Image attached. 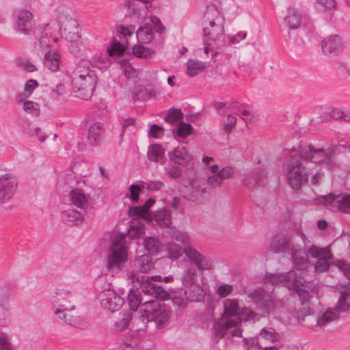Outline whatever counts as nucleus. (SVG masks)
Returning <instances> with one entry per match:
<instances>
[{
  "instance_id": "obj_46",
  "label": "nucleus",
  "mask_w": 350,
  "mask_h": 350,
  "mask_svg": "<svg viewBox=\"0 0 350 350\" xmlns=\"http://www.w3.org/2000/svg\"><path fill=\"white\" fill-rule=\"evenodd\" d=\"M135 31V27L133 25H129L126 26L120 25L118 28L119 38L120 40H124L126 42H127L128 38L133 35Z\"/></svg>"
},
{
  "instance_id": "obj_29",
  "label": "nucleus",
  "mask_w": 350,
  "mask_h": 350,
  "mask_svg": "<svg viewBox=\"0 0 350 350\" xmlns=\"http://www.w3.org/2000/svg\"><path fill=\"white\" fill-rule=\"evenodd\" d=\"M136 37L139 42H150L153 39V31L152 25L148 23L144 24L136 31Z\"/></svg>"
},
{
  "instance_id": "obj_12",
  "label": "nucleus",
  "mask_w": 350,
  "mask_h": 350,
  "mask_svg": "<svg viewBox=\"0 0 350 350\" xmlns=\"http://www.w3.org/2000/svg\"><path fill=\"white\" fill-rule=\"evenodd\" d=\"M316 204L336 205L339 211L344 213H350V194L334 195L330 193L328 195L321 196L314 199Z\"/></svg>"
},
{
  "instance_id": "obj_45",
  "label": "nucleus",
  "mask_w": 350,
  "mask_h": 350,
  "mask_svg": "<svg viewBox=\"0 0 350 350\" xmlns=\"http://www.w3.org/2000/svg\"><path fill=\"white\" fill-rule=\"evenodd\" d=\"M338 7L336 0H316L315 9L319 11H324Z\"/></svg>"
},
{
  "instance_id": "obj_13",
  "label": "nucleus",
  "mask_w": 350,
  "mask_h": 350,
  "mask_svg": "<svg viewBox=\"0 0 350 350\" xmlns=\"http://www.w3.org/2000/svg\"><path fill=\"white\" fill-rule=\"evenodd\" d=\"M18 188V178L12 173L0 176V203L8 202L14 196Z\"/></svg>"
},
{
  "instance_id": "obj_17",
  "label": "nucleus",
  "mask_w": 350,
  "mask_h": 350,
  "mask_svg": "<svg viewBox=\"0 0 350 350\" xmlns=\"http://www.w3.org/2000/svg\"><path fill=\"white\" fill-rule=\"evenodd\" d=\"M106 135V130L103 123L95 122L92 123L88 130V139L92 146L102 144Z\"/></svg>"
},
{
  "instance_id": "obj_43",
  "label": "nucleus",
  "mask_w": 350,
  "mask_h": 350,
  "mask_svg": "<svg viewBox=\"0 0 350 350\" xmlns=\"http://www.w3.org/2000/svg\"><path fill=\"white\" fill-rule=\"evenodd\" d=\"M23 109L26 113L36 117L40 114V105L38 103L27 100L23 104Z\"/></svg>"
},
{
  "instance_id": "obj_25",
  "label": "nucleus",
  "mask_w": 350,
  "mask_h": 350,
  "mask_svg": "<svg viewBox=\"0 0 350 350\" xmlns=\"http://www.w3.org/2000/svg\"><path fill=\"white\" fill-rule=\"evenodd\" d=\"M287 14L284 18V22L290 29H297L301 22V15L295 8L289 7Z\"/></svg>"
},
{
  "instance_id": "obj_21",
  "label": "nucleus",
  "mask_w": 350,
  "mask_h": 350,
  "mask_svg": "<svg viewBox=\"0 0 350 350\" xmlns=\"http://www.w3.org/2000/svg\"><path fill=\"white\" fill-rule=\"evenodd\" d=\"M192 294L193 292L190 291V290L189 289L188 291L184 289H179L178 291H176L172 294V303L178 309H180L186 306L189 301L196 302L200 301L192 300Z\"/></svg>"
},
{
  "instance_id": "obj_30",
  "label": "nucleus",
  "mask_w": 350,
  "mask_h": 350,
  "mask_svg": "<svg viewBox=\"0 0 350 350\" xmlns=\"http://www.w3.org/2000/svg\"><path fill=\"white\" fill-rule=\"evenodd\" d=\"M340 314L335 310H328L325 312L319 313L317 318V325L323 327L329 323L338 319Z\"/></svg>"
},
{
  "instance_id": "obj_2",
  "label": "nucleus",
  "mask_w": 350,
  "mask_h": 350,
  "mask_svg": "<svg viewBox=\"0 0 350 350\" xmlns=\"http://www.w3.org/2000/svg\"><path fill=\"white\" fill-rule=\"evenodd\" d=\"M185 254L189 259L191 266L185 269L182 274V284L193 292L192 300H201L203 297V289L198 282V279L204 271L213 269V261L201 254L193 246L186 248Z\"/></svg>"
},
{
  "instance_id": "obj_39",
  "label": "nucleus",
  "mask_w": 350,
  "mask_h": 350,
  "mask_svg": "<svg viewBox=\"0 0 350 350\" xmlns=\"http://www.w3.org/2000/svg\"><path fill=\"white\" fill-rule=\"evenodd\" d=\"M350 308V293L349 291H343L340 294V297L336 304V310L337 312H346Z\"/></svg>"
},
{
  "instance_id": "obj_1",
  "label": "nucleus",
  "mask_w": 350,
  "mask_h": 350,
  "mask_svg": "<svg viewBox=\"0 0 350 350\" xmlns=\"http://www.w3.org/2000/svg\"><path fill=\"white\" fill-rule=\"evenodd\" d=\"M338 146H331L327 150L317 148L309 144L306 147L292 149L288 152L286 178L288 184L294 190L300 189L301 185L308 181V174L303 170L304 161H310L331 168L336 165L335 154Z\"/></svg>"
},
{
  "instance_id": "obj_20",
  "label": "nucleus",
  "mask_w": 350,
  "mask_h": 350,
  "mask_svg": "<svg viewBox=\"0 0 350 350\" xmlns=\"http://www.w3.org/2000/svg\"><path fill=\"white\" fill-rule=\"evenodd\" d=\"M140 289L145 295L152 296V299L156 300L157 298L164 299L166 297L165 291L161 286H157L148 278L145 280V277L143 278L142 282L140 284Z\"/></svg>"
},
{
  "instance_id": "obj_40",
  "label": "nucleus",
  "mask_w": 350,
  "mask_h": 350,
  "mask_svg": "<svg viewBox=\"0 0 350 350\" xmlns=\"http://www.w3.org/2000/svg\"><path fill=\"white\" fill-rule=\"evenodd\" d=\"M307 253L312 258H319L323 256H331L328 247H319L314 245H311L308 248Z\"/></svg>"
},
{
  "instance_id": "obj_47",
  "label": "nucleus",
  "mask_w": 350,
  "mask_h": 350,
  "mask_svg": "<svg viewBox=\"0 0 350 350\" xmlns=\"http://www.w3.org/2000/svg\"><path fill=\"white\" fill-rule=\"evenodd\" d=\"M133 53L137 57L148 58L152 57L154 52L150 49L136 44L133 47Z\"/></svg>"
},
{
  "instance_id": "obj_32",
  "label": "nucleus",
  "mask_w": 350,
  "mask_h": 350,
  "mask_svg": "<svg viewBox=\"0 0 350 350\" xmlns=\"http://www.w3.org/2000/svg\"><path fill=\"white\" fill-rule=\"evenodd\" d=\"M165 150L158 144H153L148 148L147 157L150 161L158 163L163 159Z\"/></svg>"
},
{
  "instance_id": "obj_8",
  "label": "nucleus",
  "mask_w": 350,
  "mask_h": 350,
  "mask_svg": "<svg viewBox=\"0 0 350 350\" xmlns=\"http://www.w3.org/2000/svg\"><path fill=\"white\" fill-rule=\"evenodd\" d=\"M125 237V234H118L115 237L108 253L106 264V268L109 271H121L128 260V248L122 241Z\"/></svg>"
},
{
  "instance_id": "obj_48",
  "label": "nucleus",
  "mask_w": 350,
  "mask_h": 350,
  "mask_svg": "<svg viewBox=\"0 0 350 350\" xmlns=\"http://www.w3.org/2000/svg\"><path fill=\"white\" fill-rule=\"evenodd\" d=\"M164 184L160 180L140 181L142 189L150 191H158L162 189Z\"/></svg>"
},
{
  "instance_id": "obj_42",
  "label": "nucleus",
  "mask_w": 350,
  "mask_h": 350,
  "mask_svg": "<svg viewBox=\"0 0 350 350\" xmlns=\"http://www.w3.org/2000/svg\"><path fill=\"white\" fill-rule=\"evenodd\" d=\"M16 65L26 72H34L38 70V67L35 64L25 58L17 59Z\"/></svg>"
},
{
  "instance_id": "obj_28",
  "label": "nucleus",
  "mask_w": 350,
  "mask_h": 350,
  "mask_svg": "<svg viewBox=\"0 0 350 350\" xmlns=\"http://www.w3.org/2000/svg\"><path fill=\"white\" fill-rule=\"evenodd\" d=\"M60 55L57 53H51V51L45 53L44 57V66L51 72H56L59 68Z\"/></svg>"
},
{
  "instance_id": "obj_33",
  "label": "nucleus",
  "mask_w": 350,
  "mask_h": 350,
  "mask_svg": "<svg viewBox=\"0 0 350 350\" xmlns=\"http://www.w3.org/2000/svg\"><path fill=\"white\" fill-rule=\"evenodd\" d=\"M165 249L167 252V257L172 260L178 259L185 251V247L183 249L181 246L174 242L167 243L165 245Z\"/></svg>"
},
{
  "instance_id": "obj_6",
  "label": "nucleus",
  "mask_w": 350,
  "mask_h": 350,
  "mask_svg": "<svg viewBox=\"0 0 350 350\" xmlns=\"http://www.w3.org/2000/svg\"><path fill=\"white\" fill-rule=\"evenodd\" d=\"M265 283L282 285L288 289L295 291L299 297L302 304L306 303L310 299V293L304 289L307 287V282L300 276H297L294 270H291L287 273L277 275L275 273L266 274Z\"/></svg>"
},
{
  "instance_id": "obj_31",
  "label": "nucleus",
  "mask_w": 350,
  "mask_h": 350,
  "mask_svg": "<svg viewBox=\"0 0 350 350\" xmlns=\"http://www.w3.org/2000/svg\"><path fill=\"white\" fill-rule=\"evenodd\" d=\"M153 0H126V3L129 9H132L139 15L144 10L152 7Z\"/></svg>"
},
{
  "instance_id": "obj_37",
  "label": "nucleus",
  "mask_w": 350,
  "mask_h": 350,
  "mask_svg": "<svg viewBox=\"0 0 350 350\" xmlns=\"http://www.w3.org/2000/svg\"><path fill=\"white\" fill-rule=\"evenodd\" d=\"M131 319L132 314L130 312L126 311L122 313L121 318L115 322L113 329L117 332L126 329L129 326Z\"/></svg>"
},
{
  "instance_id": "obj_61",
  "label": "nucleus",
  "mask_w": 350,
  "mask_h": 350,
  "mask_svg": "<svg viewBox=\"0 0 350 350\" xmlns=\"http://www.w3.org/2000/svg\"><path fill=\"white\" fill-rule=\"evenodd\" d=\"M151 25L152 27V31L158 32L161 33L164 29L165 27L161 23L160 19L157 16H152L150 18Z\"/></svg>"
},
{
  "instance_id": "obj_10",
  "label": "nucleus",
  "mask_w": 350,
  "mask_h": 350,
  "mask_svg": "<svg viewBox=\"0 0 350 350\" xmlns=\"http://www.w3.org/2000/svg\"><path fill=\"white\" fill-rule=\"evenodd\" d=\"M256 305V308L260 310L262 314H269L276 308L277 303L272 296L265 292L262 288L256 289L248 295Z\"/></svg>"
},
{
  "instance_id": "obj_64",
  "label": "nucleus",
  "mask_w": 350,
  "mask_h": 350,
  "mask_svg": "<svg viewBox=\"0 0 350 350\" xmlns=\"http://www.w3.org/2000/svg\"><path fill=\"white\" fill-rule=\"evenodd\" d=\"M94 63L100 68L103 67L107 68L110 65V60L109 56L105 55V57H103L99 55L94 58Z\"/></svg>"
},
{
  "instance_id": "obj_3",
  "label": "nucleus",
  "mask_w": 350,
  "mask_h": 350,
  "mask_svg": "<svg viewBox=\"0 0 350 350\" xmlns=\"http://www.w3.org/2000/svg\"><path fill=\"white\" fill-rule=\"evenodd\" d=\"M224 312L213 327L212 340L217 343L221 338L227 339L233 337H241L242 329L238 316L240 312L238 300L226 299L223 301Z\"/></svg>"
},
{
  "instance_id": "obj_35",
  "label": "nucleus",
  "mask_w": 350,
  "mask_h": 350,
  "mask_svg": "<svg viewBox=\"0 0 350 350\" xmlns=\"http://www.w3.org/2000/svg\"><path fill=\"white\" fill-rule=\"evenodd\" d=\"M169 234L172 239L183 244L185 247V249L189 246H193L190 243V239L188 234L185 232L180 231L174 228H172L169 230Z\"/></svg>"
},
{
  "instance_id": "obj_38",
  "label": "nucleus",
  "mask_w": 350,
  "mask_h": 350,
  "mask_svg": "<svg viewBox=\"0 0 350 350\" xmlns=\"http://www.w3.org/2000/svg\"><path fill=\"white\" fill-rule=\"evenodd\" d=\"M266 175L267 172L264 170H258L252 174H248L247 176L245 177L244 182L246 185L255 186L260 183Z\"/></svg>"
},
{
  "instance_id": "obj_58",
  "label": "nucleus",
  "mask_w": 350,
  "mask_h": 350,
  "mask_svg": "<svg viewBox=\"0 0 350 350\" xmlns=\"http://www.w3.org/2000/svg\"><path fill=\"white\" fill-rule=\"evenodd\" d=\"M192 127L191 124L188 123H183L182 122L180 124L176 134L179 137H181L183 138H185L187 135H189L191 132Z\"/></svg>"
},
{
  "instance_id": "obj_59",
  "label": "nucleus",
  "mask_w": 350,
  "mask_h": 350,
  "mask_svg": "<svg viewBox=\"0 0 350 350\" xmlns=\"http://www.w3.org/2000/svg\"><path fill=\"white\" fill-rule=\"evenodd\" d=\"M10 314L9 310L2 305H0V324L7 325L10 323Z\"/></svg>"
},
{
  "instance_id": "obj_63",
  "label": "nucleus",
  "mask_w": 350,
  "mask_h": 350,
  "mask_svg": "<svg viewBox=\"0 0 350 350\" xmlns=\"http://www.w3.org/2000/svg\"><path fill=\"white\" fill-rule=\"evenodd\" d=\"M206 192L205 188H199V189H193L192 194L190 198V200L193 202H200L203 198L204 194Z\"/></svg>"
},
{
  "instance_id": "obj_49",
  "label": "nucleus",
  "mask_w": 350,
  "mask_h": 350,
  "mask_svg": "<svg viewBox=\"0 0 350 350\" xmlns=\"http://www.w3.org/2000/svg\"><path fill=\"white\" fill-rule=\"evenodd\" d=\"M260 336L265 340H271V342H278L280 339V335L275 332L273 329H267L262 328L260 332Z\"/></svg>"
},
{
  "instance_id": "obj_52",
  "label": "nucleus",
  "mask_w": 350,
  "mask_h": 350,
  "mask_svg": "<svg viewBox=\"0 0 350 350\" xmlns=\"http://www.w3.org/2000/svg\"><path fill=\"white\" fill-rule=\"evenodd\" d=\"M128 214L129 217H133V219H138L145 216L147 213L146 212V208L143 207V206H138L129 208Z\"/></svg>"
},
{
  "instance_id": "obj_14",
  "label": "nucleus",
  "mask_w": 350,
  "mask_h": 350,
  "mask_svg": "<svg viewBox=\"0 0 350 350\" xmlns=\"http://www.w3.org/2000/svg\"><path fill=\"white\" fill-rule=\"evenodd\" d=\"M97 299L103 309L111 312L120 310L124 304V299L110 288L100 292Z\"/></svg>"
},
{
  "instance_id": "obj_44",
  "label": "nucleus",
  "mask_w": 350,
  "mask_h": 350,
  "mask_svg": "<svg viewBox=\"0 0 350 350\" xmlns=\"http://www.w3.org/2000/svg\"><path fill=\"white\" fill-rule=\"evenodd\" d=\"M70 9L68 5H60L55 9V15L58 21V23L66 21L68 18H72L70 14Z\"/></svg>"
},
{
  "instance_id": "obj_15",
  "label": "nucleus",
  "mask_w": 350,
  "mask_h": 350,
  "mask_svg": "<svg viewBox=\"0 0 350 350\" xmlns=\"http://www.w3.org/2000/svg\"><path fill=\"white\" fill-rule=\"evenodd\" d=\"M59 27L70 42H77L81 37L79 25L72 17L59 23Z\"/></svg>"
},
{
  "instance_id": "obj_23",
  "label": "nucleus",
  "mask_w": 350,
  "mask_h": 350,
  "mask_svg": "<svg viewBox=\"0 0 350 350\" xmlns=\"http://www.w3.org/2000/svg\"><path fill=\"white\" fill-rule=\"evenodd\" d=\"M62 219L69 226H77L83 223L84 217L77 210L69 208L62 213Z\"/></svg>"
},
{
  "instance_id": "obj_26",
  "label": "nucleus",
  "mask_w": 350,
  "mask_h": 350,
  "mask_svg": "<svg viewBox=\"0 0 350 350\" xmlns=\"http://www.w3.org/2000/svg\"><path fill=\"white\" fill-rule=\"evenodd\" d=\"M67 310V308L64 306H60V307L55 310V313L59 319L64 320L65 323L73 327H79L83 325V321L80 317H70L66 314Z\"/></svg>"
},
{
  "instance_id": "obj_22",
  "label": "nucleus",
  "mask_w": 350,
  "mask_h": 350,
  "mask_svg": "<svg viewBox=\"0 0 350 350\" xmlns=\"http://www.w3.org/2000/svg\"><path fill=\"white\" fill-rule=\"evenodd\" d=\"M133 272L147 273L154 267L151 258L147 254L138 256L133 262Z\"/></svg>"
},
{
  "instance_id": "obj_41",
  "label": "nucleus",
  "mask_w": 350,
  "mask_h": 350,
  "mask_svg": "<svg viewBox=\"0 0 350 350\" xmlns=\"http://www.w3.org/2000/svg\"><path fill=\"white\" fill-rule=\"evenodd\" d=\"M128 299L130 308L133 311H137L143 300L139 293L137 291L131 290L128 294Z\"/></svg>"
},
{
  "instance_id": "obj_56",
  "label": "nucleus",
  "mask_w": 350,
  "mask_h": 350,
  "mask_svg": "<svg viewBox=\"0 0 350 350\" xmlns=\"http://www.w3.org/2000/svg\"><path fill=\"white\" fill-rule=\"evenodd\" d=\"M125 49L119 42H113L110 48L107 49L108 56L120 55Z\"/></svg>"
},
{
  "instance_id": "obj_51",
  "label": "nucleus",
  "mask_w": 350,
  "mask_h": 350,
  "mask_svg": "<svg viewBox=\"0 0 350 350\" xmlns=\"http://www.w3.org/2000/svg\"><path fill=\"white\" fill-rule=\"evenodd\" d=\"M10 336L4 332H0V350H15L10 344Z\"/></svg>"
},
{
  "instance_id": "obj_54",
  "label": "nucleus",
  "mask_w": 350,
  "mask_h": 350,
  "mask_svg": "<svg viewBox=\"0 0 350 350\" xmlns=\"http://www.w3.org/2000/svg\"><path fill=\"white\" fill-rule=\"evenodd\" d=\"M183 114L179 109H170L166 117L165 120L170 123L174 122L177 120L182 119Z\"/></svg>"
},
{
  "instance_id": "obj_53",
  "label": "nucleus",
  "mask_w": 350,
  "mask_h": 350,
  "mask_svg": "<svg viewBox=\"0 0 350 350\" xmlns=\"http://www.w3.org/2000/svg\"><path fill=\"white\" fill-rule=\"evenodd\" d=\"M243 344L245 350H260L261 348L256 337L244 338Z\"/></svg>"
},
{
  "instance_id": "obj_60",
  "label": "nucleus",
  "mask_w": 350,
  "mask_h": 350,
  "mask_svg": "<svg viewBox=\"0 0 350 350\" xmlns=\"http://www.w3.org/2000/svg\"><path fill=\"white\" fill-rule=\"evenodd\" d=\"M222 183L223 181L219 176L218 173L217 174L209 176L207 178V184L212 188L219 187Z\"/></svg>"
},
{
  "instance_id": "obj_5",
  "label": "nucleus",
  "mask_w": 350,
  "mask_h": 350,
  "mask_svg": "<svg viewBox=\"0 0 350 350\" xmlns=\"http://www.w3.org/2000/svg\"><path fill=\"white\" fill-rule=\"evenodd\" d=\"M96 75L92 69V63L88 59H81L76 65L73 72L72 85L77 96L88 99L96 88Z\"/></svg>"
},
{
  "instance_id": "obj_18",
  "label": "nucleus",
  "mask_w": 350,
  "mask_h": 350,
  "mask_svg": "<svg viewBox=\"0 0 350 350\" xmlns=\"http://www.w3.org/2000/svg\"><path fill=\"white\" fill-rule=\"evenodd\" d=\"M167 154L171 161L182 166H186L192 161V156L183 146L176 147L172 151H170Z\"/></svg>"
},
{
  "instance_id": "obj_27",
  "label": "nucleus",
  "mask_w": 350,
  "mask_h": 350,
  "mask_svg": "<svg viewBox=\"0 0 350 350\" xmlns=\"http://www.w3.org/2000/svg\"><path fill=\"white\" fill-rule=\"evenodd\" d=\"M151 221H154L160 226H168L172 223L171 213L165 208H161L151 215Z\"/></svg>"
},
{
  "instance_id": "obj_19",
  "label": "nucleus",
  "mask_w": 350,
  "mask_h": 350,
  "mask_svg": "<svg viewBox=\"0 0 350 350\" xmlns=\"http://www.w3.org/2000/svg\"><path fill=\"white\" fill-rule=\"evenodd\" d=\"M135 232H133V230H131L129 234L133 237H137V238L144 239V245L146 250L151 254H156L159 252V241L152 237H149L148 238L144 237L145 231L143 227V224H139Z\"/></svg>"
},
{
  "instance_id": "obj_16",
  "label": "nucleus",
  "mask_w": 350,
  "mask_h": 350,
  "mask_svg": "<svg viewBox=\"0 0 350 350\" xmlns=\"http://www.w3.org/2000/svg\"><path fill=\"white\" fill-rule=\"evenodd\" d=\"M321 48L325 55H338L345 49L342 38L338 35H332L321 42Z\"/></svg>"
},
{
  "instance_id": "obj_9",
  "label": "nucleus",
  "mask_w": 350,
  "mask_h": 350,
  "mask_svg": "<svg viewBox=\"0 0 350 350\" xmlns=\"http://www.w3.org/2000/svg\"><path fill=\"white\" fill-rule=\"evenodd\" d=\"M141 319L143 322L154 321L158 327L165 324L170 319L171 311L164 304H161L157 300L148 299L142 306Z\"/></svg>"
},
{
  "instance_id": "obj_36",
  "label": "nucleus",
  "mask_w": 350,
  "mask_h": 350,
  "mask_svg": "<svg viewBox=\"0 0 350 350\" xmlns=\"http://www.w3.org/2000/svg\"><path fill=\"white\" fill-rule=\"evenodd\" d=\"M260 317V315L256 314L252 309L244 308L238 316L240 326L241 325V321L254 323L258 321Z\"/></svg>"
},
{
  "instance_id": "obj_62",
  "label": "nucleus",
  "mask_w": 350,
  "mask_h": 350,
  "mask_svg": "<svg viewBox=\"0 0 350 350\" xmlns=\"http://www.w3.org/2000/svg\"><path fill=\"white\" fill-rule=\"evenodd\" d=\"M234 174V170L233 167L230 166H226L219 170L218 174L221 178L222 181L224 179L231 178Z\"/></svg>"
},
{
  "instance_id": "obj_7",
  "label": "nucleus",
  "mask_w": 350,
  "mask_h": 350,
  "mask_svg": "<svg viewBox=\"0 0 350 350\" xmlns=\"http://www.w3.org/2000/svg\"><path fill=\"white\" fill-rule=\"evenodd\" d=\"M291 236L286 235L279 239H273L271 244V250L274 253H289L291 251L292 258L295 264V267L299 271L305 270L308 268V254L305 250L301 248H295L291 247Z\"/></svg>"
},
{
  "instance_id": "obj_50",
  "label": "nucleus",
  "mask_w": 350,
  "mask_h": 350,
  "mask_svg": "<svg viewBox=\"0 0 350 350\" xmlns=\"http://www.w3.org/2000/svg\"><path fill=\"white\" fill-rule=\"evenodd\" d=\"M332 255L319 258L315 263V270L319 272L326 271L329 269V260L332 258Z\"/></svg>"
},
{
  "instance_id": "obj_11",
  "label": "nucleus",
  "mask_w": 350,
  "mask_h": 350,
  "mask_svg": "<svg viewBox=\"0 0 350 350\" xmlns=\"http://www.w3.org/2000/svg\"><path fill=\"white\" fill-rule=\"evenodd\" d=\"M204 51L208 54L209 51L212 53V57L217 55V51L214 49V44L222 36L223 26L221 22H216L215 20L209 21V26L204 28Z\"/></svg>"
},
{
  "instance_id": "obj_34",
  "label": "nucleus",
  "mask_w": 350,
  "mask_h": 350,
  "mask_svg": "<svg viewBox=\"0 0 350 350\" xmlns=\"http://www.w3.org/2000/svg\"><path fill=\"white\" fill-rule=\"evenodd\" d=\"M206 64L198 61L189 59L187 63V74L189 77H194L206 68Z\"/></svg>"
},
{
  "instance_id": "obj_55",
  "label": "nucleus",
  "mask_w": 350,
  "mask_h": 350,
  "mask_svg": "<svg viewBox=\"0 0 350 350\" xmlns=\"http://www.w3.org/2000/svg\"><path fill=\"white\" fill-rule=\"evenodd\" d=\"M39 86L38 82L35 79H28L24 85L23 90L27 96H30L33 91Z\"/></svg>"
},
{
  "instance_id": "obj_24",
  "label": "nucleus",
  "mask_w": 350,
  "mask_h": 350,
  "mask_svg": "<svg viewBox=\"0 0 350 350\" xmlns=\"http://www.w3.org/2000/svg\"><path fill=\"white\" fill-rule=\"evenodd\" d=\"M69 199L75 206L83 209L88 206V196L81 189H73L69 193Z\"/></svg>"
},
{
  "instance_id": "obj_57",
  "label": "nucleus",
  "mask_w": 350,
  "mask_h": 350,
  "mask_svg": "<svg viewBox=\"0 0 350 350\" xmlns=\"http://www.w3.org/2000/svg\"><path fill=\"white\" fill-rule=\"evenodd\" d=\"M237 116L229 114L227 116L226 122L224 123V131L226 133H230L231 131L234 128L236 123H237Z\"/></svg>"
},
{
  "instance_id": "obj_4",
  "label": "nucleus",
  "mask_w": 350,
  "mask_h": 350,
  "mask_svg": "<svg viewBox=\"0 0 350 350\" xmlns=\"http://www.w3.org/2000/svg\"><path fill=\"white\" fill-rule=\"evenodd\" d=\"M33 18L31 12L22 9L17 13L16 29L18 31L26 35L32 34L39 42L41 49H48L51 43L57 42L59 40L57 36V30L55 28V23H49L44 27H40L32 30L27 28V24Z\"/></svg>"
}]
</instances>
